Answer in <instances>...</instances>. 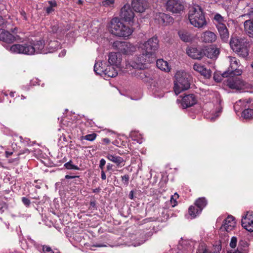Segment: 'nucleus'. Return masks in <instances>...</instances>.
I'll return each mask as SVG.
<instances>
[{"label":"nucleus","instance_id":"nucleus-13","mask_svg":"<svg viewBox=\"0 0 253 253\" xmlns=\"http://www.w3.org/2000/svg\"><path fill=\"white\" fill-rule=\"evenodd\" d=\"M121 17L125 21L129 23L132 22L134 13L129 5H125L121 10Z\"/></svg>","mask_w":253,"mask_h":253},{"label":"nucleus","instance_id":"nucleus-63","mask_svg":"<svg viewBox=\"0 0 253 253\" xmlns=\"http://www.w3.org/2000/svg\"><path fill=\"white\" fill-rule=\"evenodd\" d=\"M14 93H15V92H10V96L11 97H13L14 96Z\"/></svg>","mask_w":253,"mask_h":253},{"label":"nucleus","instance_id":"nucleus-15","mask_svg":"<svg viewBox=\"0 0 253 253\" xmlns=\"http://www.w3.org/2000/svg\"><path fill=\"white\" fill-rule=\"evenodd\" d=\"M242 225L246 230L253 231V213L248 212L242 219Z\"/></svg>","mask_w":253,"mask_h":253},{"label":"nucleus","instance_id":"nucleus-30","mask_svg":"<svg viewBox=\"0 0 253 253\" xmlns=\"http://www.w3.org/2000/svg\"><path fill=\"white\" fill-rule=\"evenodd\" d=\"M178 34L180 39L184 42H189L192 40L191 34L185 30H180Z\"/></svg>","mask_w":253,"mask_h":253},{"label":"nucleus","instance_id":"nucleus-43","mask_svg":"<svg viewBox=\"0 0 253 253\" xmlns=\"http://www.w3.org/2000/svg\"><path fill=\"white\" fill-rule=\"evenodd\" d=\"M196 253H209L206 247L202 244L197 249Z\"/></svg>","mask_w":253,"mask_h":253},{"label":"nucleus","instance_id":"nucleus-62","mask_svg":"<svg viewBox=\"0 0 253 253\" xmlns=\"http://www.w3.org/2000/svg\"><path fill=\"white\" fill-rule=\"evenodd\" d=\"M3 23V20L1 16H0V26Z\"/></svg>","mask_w":253,"mask_h":253},{"label":"nucleus","instance_id":"nucleus-47","mask_svg":"<svg viewBox=\"0 0 253 253\" xmlns=\"http://www.w3.org/2000/svg\"><path fill=\"white\" fill-rule=\"evenodd\" d=\"M22 202L23 204L26 207H29L31 204L30 200L26 197H23L22 198Z\"/></svg>","mask_w":253,"mask_h":253},{"label":"nucleus","instance_id":"nucleus-41","mask_svg":"<svg viewBox=\"0 0 253 253\" xmlns=\"http://www.w3.org/2000/svg\"><path fill=\"white\" fill-rule=\"evenodd\" d=\"M96 136H97V135L96 133H92L91 134H87L85 136H83L82 139H85V140H86L88 141H92L94 140H95V139L96 137Z\"/></svg>","mask_w":253,"mask_h":253},{"label":"nucleus","instance_id":"nucleus-4","mask_svg":"<svg viewBox=\"0 0 253 253\" xmlns=\"http://www.w3.org/2000/svg\"><path fill=\"white\" fill-rule=\"evenodd\" d=\"M174 91L176 95L190 87L188 75L182 71H177L175 75Z\"/></svg>","mask_w":253,"mask_h":253},{"label":"nucleus","instance_id":"nucleus-51","mask_svg":"<svg viewBox=\"0 0 253 253\" xmlns=\"http://www.w3.org/2000/svg\"><path fill=\"white\" fill-rule=\"evenodd\" d=\"M227 253H246V251L245 250L241 251L237 249V250L235 251H231L230 252H228Z\"/></svg>","mask_w":253,"mask_h":253},{"label":"nucleus","instance_id":"nucleus-59","mask_svg":"<svg viewBox=\"0 0 253 253\" xmlns=\"http://www.w3.org/2000/svg\"><path fill=\"white\" fill-rule=\"evenodd\" d=\"M129 198L132 200L133 199V191H131L129 193Z\"/></svg>","mask_w":253,"mask_h":253},{"label":"nucleus","instance_id":"nucleus-53","mask_svg":"<svg viewBox=\"0 0 253 253\" xmlns=\"http://www.w3.org/2000/svg\"><path fill=\"white\" fill-rule=\"evenodd\" d=\"M101 178L102 180H105L106 179V176L104 170L101 171Z\"/></svg>","mask_w":253,"mask_h":253},{"label":"nucleus","instance_id":"nucleus-61","mask_svg":"<svg viewBox=\"0 0 253 253\" xmlns=\"http://www.w3.org/2000/svg\"><path fill=\"white\" fill-rule=\"evenodd\" d=\"M12 153H13L12 152H9L8 151H6L5 152L6 157H8L9 156L11 155L12 154Z\"/></svg>","mask_w":253,"mask_h":253},{"label":"nucleus","instance_id":"nucleus-54","mask_svg":"<svg viewBox=\"0 0 253 253\" xmlns=\"http://www.w3.org/2000/svg\"><path fill=\"white\" fill-rule=\"evenodd\" d=\"M53 11H54V9H53L52 7H51L50 6L49 7H47L46 9V12L47 14L50 13Z\"/></svg>","mask_w":253,"mask_h":253},{"label":"nucleus","instance_id":"nucleus-45","mask_svg":"<svg viewBox=\"0 0 253 253\" xmlns=\"http://www.w3.org/2000/svg\"><path fill=\"white\" fill-rule=\"evenodd\" d=\"M129 179V176L128 174L121 176V180L125 185H127L128 184Z\"/></svg>","mask_w":253,"mask_h":253},{"label":"nucleus","instance_id":"nucleus-56","mask_svg":"<svg viewBox=\"0 0 253 253\" xmlns=\"http://www.w3.org/2000/svg\"><path fill=\"white\" fill-rule=\"evenodd\" d=\"M113 165L110 163H108L106 166L107 170L109 171L112 169Z\"/></svg>","mask_w":253,"mask_h":253},{"label":"nucleus","instance_id":"nucleus-10","mask_svg":"<svg viewBox=\"0 0 253 253\" xmlns=\"http://www.w3.org/2000/svg\"><path fill=\"white\" fill-rule=\"evenodd\" d=\"M114 48L124 54H131L136 51V47L128 42L115 41L113 44Z\"/></svg>","mask_w":253,"mask_h":253},{"label":"nucleus","instance_id":"nucleus-16","mask_svg":"<svg viewBox=\"0 0 253 253\" xmlns=\"http://www.w3.org/2000/svg\"><path fill=\"white\" fill-rule=\"evenodd\" d=\"M131 5L133 9L136 12L143 13L148 7L146 0H132Z\"/></svg>","mask_w":253,"mask_h":253},{"label":"nucleus","instance_id":"nucleus-11","mask_svg":"<svg viewBox=\"0 0 253 253\" xmlns=\"http://www.w3.org/2000/svg\"><path fill=\"white\" fill-rule=\"evenodd\" d=\"M166 6L168 10L174 13H180L184 9V5L180 0H167Z\"/></svg>","mask_w":253,"mask_h":253},{"label":"nucleus","instance_id":"nucleus-5","mask_svg":"<svg viewBox=\"0 0 253 253\" xmlns=\"http://www.w3.org/2000/svg\"><path fill=\"white\" fill-rule=\"evenodd\" d=\"M156 59L148 53L142 50V53L135 57L130 62V65L133 68L142 69L147 63L155 61Z\"/></svg>","mask_w":253,"mask_h":253},{"label":"nucleus","instance_id":"nucleus-58","mask_svg":"<svg viewBox=\"0 0 253 253\" xmlns=\"http://www.w3.org/2000/svg\"><path fill=\"white\" fill-rule=\"evenodd\" d=\"M76 177H79V176H71L69 175H66L65 176V178H66V179H72V178H74Z\"/></svg>","mask_w":253,"mask_h":253},{"label":"nucleus","instance_id":"nucleus-20","mask_svg":"<svg viewBox=\"0 0 253 253\" xmlns=\"http://www.w3.org/2000/svg\"><path fill=\"white\" fill-rule=\"evenodd\" d=\"M106 157L108 160L115 164L117 167H121L125 165V161L119 156L109 153L107 154Z\"/></svg>","mask_w":253,"mask_h":253},{"label":"nucleus","instance_id":"nucleus-22","mask_svg":"<svg viewBox=\"0 0 253 253\" xmlns=\"http://www.w3.org/2000/svg\"><path fill=\"white\" fill-rule=\"evenodd\" d=\"M243 18L245 20L244 23L245 31L250 37L253 38V18Z\"/></svg>","mask_w":253,"mask_h":253},{"label":"nucleus","instance_id":"nucleus-1","mask_svg":"<svg viewBox=\"0 0 253 253\" xmlns=\"http://www.w3.org/2000/svg\"><path fill=\"white\" fill-rule=\"evenodd\" d=\"M108 27L112 34L118 37H128L133 32L132 30L126 26L118 17L112 18L109 23Z\"/></svg>","mask_w":253,"mask_h":253},{"label":"nucleus","instance_id":"nucleus-60","mask_svg":"<svg viewBox=\"0 0 253 253\" xmlns=\"http://www.w3.org/2000/svg\"><path fill=\"white\" fill-rule=\"evenodd\" d=\"M66 51L63 50L59 54V56H64L65 55Z\"/></svg>","mask_w":253,"mask_h":253},{"label":"nucleus","instance_id":"nucleus-21","mask_svg":"<svg viewBox=\"0 0 253 253\" xmlns=\"http://www.w3.org/2000/svg\"><path fill=\"white\" fill-rule=\"evenodd\" d=\"M193 69L200 73L206 78L209 79L211 77V71L210 69H206L204 66L198 63H195L193 65Z\"/></svg>","mask_w":253,"mask_h":253},{"label":"nucleus","instance_id":"nucleus-34","mask_svg":"<svg viewBox=\"0 0 253 253\" xmlns=\"http://www.w3.org/2000/svg\"><path fill=\"white\" fill-rule=\"evenodd\" d=\"M208 204L207 200L204 197L198 198L195 202V205L199 209V211H202Z\"/></svg>","mask_w":253,"mask_h":253},{"label":"nucleus","instance_id":"nucleus-44","mask_svg":"<svg viewBox=\"0 0 253 253\" xmlns=\"http://www.w3.org/2000/svg\"><path fill=\"white\" fill-rule=\"evenodd\" d=\"M43 253H60L58 251L54 252L52 250L50 247L47 246H43L42 247Z\"/></svg>","mask_w":253,"mask_h":253},{"label":"nucleus","instance_id":"nucleus-39","mask_svg":"<svg viewBox=\"0 0 253 253\" xmlns=\"http://www.w3.org/2000/svg\"><path fill=\"white\" fill-rule=\"evenodd\" d=\"M64 166L68 169H75V170H79L80 168L78 166H76L73 164V162L72 161H70L68 162L65 163Z\"/></svg>","mask_w":253,"mask_h":253},{"label":"nucleus","instance_id":"nucleus-2","mask_svg":"<svg viewBox=\"0 0 253 253\" xmlns=\"http://www.w3.org/2000/svg\"><path fill=\"white\" fill-rule=\"evenodd\" d=\"M188 19L194 27L201 28L207 25L203 11L198 5H191L189 7Z\"/></svg>","mask_w":253,"mask_h":253},{"label":"nucleus","instance_id":"nucleus-36","mask_svg":"<svg viewBox=\"0 0 253 253\" xmlns=\"http://www.w3.org/2000/svg\"><path fill=\"white\" fill-rule=\"evenodd\" d=\"M201 212V211H199V209L195 205L191 206L188 209L189 214L192 218H195Z\"/></svg>","mask_w":253,"mask_h":253},{"label":"nucleus","instance_id":"nucleus-8","mask_svg":"<svg viewBox=\"0 0 253 253\" xmlns=\"http://www.w3.org/2000/svg\"><path fill=\"white\" fill-rule=\"evenodd\" d=\"M228 58L229 59L230 66L228 70L222 74V76L226 78L228 76L234 77L241 75L242 73V70L239 69L240 66L239 60L236 57L232 56H229Z\"/></svg>","mask_w":253,"mask_h":253},{"label":"nucleus","instance_id":"nucleus-26","mask_svg":"<svg viewBox=\"0 0 253 253\" xmlns=\"http://www.w3.org/2000/svg\"><path fill=\"white\" fill-rule=\"evenodd\" d=\"M216 35L212 32L207 31L203 33L201 39L205 42H213L216 40Z\"/></svg>","mask_w":253,"mask_h":253},{"label":"nucleus","instance_id":"nucleus-35","mask_svg":"<svg viewBox=\"0 0 253 253\" xmlns=\"http://www.w3.org/2000/svg\"><path fill=\"white\" fill-rule=\"evenodd\" d=\"M60 46V43L56 41H50L47 45L48 52H53Z\"/></svg>","mask_w":253,"mask_h":253},{"label":"nucleus","instance_id":"nucleus-9","mask_svg":"<svg viewBox=\"0 0 253 253\" xmlns=\"http://www.w3.org/2000/svg\"><path fill=\"white\" fill-rule=\"evenodd\" d=\"M102 63H96L94 66V71L96 74L103 75L107 76L108 77L113 78L118 75L117 68L109 65L104 69L102 66Z\"/></svg>","mask_w":253,"mask_h":253},{"label":"nucleus","instance_id":"nucleus-17","mask_svg":"<svg viewBox=\"0 0 253 253\" xmlns=\"http://www.w3.org/2000/svg\"><path fill=\"white\" fill-rule=\"evenodd\" d=\"M108 63L110 65L120 68L122 55L120 53L111 52L108 55Z\"/></svg>","mask_w":253,"mask_h":253},{"label":"nucleus","instance_id":"nucleus-6","mask_svg":"<svg viewBox=\"0 0 253 253\" xmlns=\"http://www.w3.org/2000/svg\"><path fill=\"white\" fill-rule=\"evenodd\" d=\"M6 48L11 53L25 55H33L34 51L30 42L14 44L11 46H6Z\"/></svg>","mask_w":253,"mask_h":253},{"label":"nucleus","instance_id":"nucleus-33","mask_svg":"<svg viewBox=\"0 0 253 253\" xmlns=\"http://www.w3.org/2000/svg\"><path fill=\"white\" fill-rule=\"evenodd\" d=\"M214 23L215 25L216 28H218L225 25V23L226 21L224 18L219 14L216 13L214 15Z\"/></svg>","mask_w":253,"mask_h":253},{"label":"nucleus","instance_id":"nucleus-7","mask_svg":"<svg viewBox=\"0 0 253 253\" xmlns=\"http://www.w3.org/2000/svg\"><path fill=\"white\" fill-rule=\"evenodd\" d=\"M159 41L157 38H152L147 41L139 44V48L142 50L148 53L156 59V51L159 47Z\"/></svg>","mask_w":253,"mask_h":253},{"label":"nucleus","instance_id":"nucleus-57","mask_svg":"<svg viewBox=\"0 0 253 253\" xmlns=\"http://www.w3.org/2000/svg\"><path fill=\"white\" fill-rule=\"evenodd\" d=\"M102 141L105 143V144H108L110 142V141L109 140V138H103L102 139Z\"/></svg>","mask_w":253,"mask_h":253},{"label":"nucleus","instance_id":"nucleus-19","mask_svg":"<svg viewBox=\"0 0 253 253\" xmlns=\"http://www.w3.org/2000/svg\"><path fill=\"white\" fill-rule=\"evenodd\" d=\"M228 79L227 86L231 89L239 90L244 86L243 82L239 77H233Z\"/></svg>","mask_w":253,"mask_h":253},{"label":"nucleus","instance_id":"nucleus-18","mask_svg":"<svg viewBox=\"0 0 253 253\" xmlns=\"http://www.w3.org/2000/svg\"><path fill=\"white\" fill-rule=\"evenodd\" d=\"M236 226V221L234 217L232 215H228L224 219L223 224L221 227V229L224 230L227 232H230L233 230Z\"/></svg>","mask_w":253,"mask_h":253},{"label":"nucleus","instance_id":"nucleus-37","mask_svg":"<svg viewBox=\"0 0 253 253\" xmlns=\"http://www.w3.org/2000/svg\"><path fill=\"white\" fill-rule=\"evenodd\" d=\"M242 117L246 120L253 119V110L251 109H245L242 112Z\"/></svg>","mask_w":253,"mask_h":253},{"label":"nucleus","instance_id":"nucleus-24","mask_svg":"<svg viewBox=\"0 0 253 253\" xmlns=\"http://www.w3.org/2000/svg\"><path fill=\"white\" fill-rule=\"evenodd\" d=\"M196 99L193 94H190L184 96L182 99L181 104L184 108L189 107L194 105Z\"/></svg>","mask_w":253,"mask_h":253},{"label":"nucleus","instance_id":"nucleus-25","mask_svg":"<svg viewBox=\"0 0 253 253\" xmlns=\"http://www.w3.org/2000/svg\"><path fill=\"white\" fill-rule=\"evenodd\" d=\"M222 42H227L229 38V32L226 25L216 28Z\"/></svg>","mask_w":253,"mask_h":253},{"label":"nucleus","instance_id":"nucleus-38","mask_svg":"<svg viewBox=\"0 0 253 253\" xmlns=\"http://www.w3.org/2000/svg\"><path fill=\"white\" fill-rule=\"evenodd\" d=\"M249 244L246 240L241 239L240 240L237 249L241 251L245 250L246 253H248V247Z\"/></svg>","mask_w":253,"mask_h":253},{"label":"nucleus","instance_id":"nucleus-49","mask_svg":"<svg viewBox=\"0 0 253 253\" xmlns=\"http://www.w3.org/2000/svg\"><path fill=\"white\" fill-rule=\"evenodd\" d=\"M217 110L215 112V117H218L222 112V107L220 103L217 105Z\"/></svg>","mask_w":253,"mask_h":253},{"label":"nucleus","instance_id":"nucleus-28","mask_svg":"<svg viewBox=\"0 0 253 253\" xmlns=\"http://www.w3.org/2000/svg\"><path fill=\"white\" fill-rule=\"evenodd\" d=\"M204 51V56H206L207 57L211 59L216 58L219 54V49L214 46L209 47Z\"/></svg>","mask_w":253,"mask_h":253},{"label":"nucleus","instance_id":"nucleus-40","mask_svg":"<svg viewBox=\"0 0 253 253\" xmlns=\"http://www.w3.org/2000/svg\"><path fill=\"white\" fill-rule=\"evenodd\" d=\"M115 0H105L102 1L101 5L105 7L112 8L114 7Z\"/></svg>","mask_w":253,"mask_h":253},{"label":"nucleus","instance_id":"nucleus-50","mask_svg":"<svg viewBox=\"0 0 253 253\" xmlns=\"http://www.w3.org/2000/svg\"><path fill=\"white\" fill-rule=\"evenodd\" d=\"M106 164V161L104 159H101L99 162V167L101 170H103L104 167Z\"/></svg>","mask_w":253,"mask_h":253},{"label":"nucleus","instance_id":"nucleus-64","mask_svg":"<svg viewBox=\"0 0 253 253\" xmlns=\"http://www.w3.org/2000/svg\"><path fill=\"white\" fill-rule=\"evenodd\" d=\"M99 191V189H95L93 190V193L98 192Z\"/></svg>","mask_w":253,"mask_h":253},{"label":"nucleus","instance_id":"nucleus-48","mask_svg":"<svg viewBox=\"0 0 253 253\" xmlns=\"http://www.w3.org/2000/svg\"><path fill=\"white\" fill-rule=\"evenodd\" d=\"M6 209V206L4 202L0 200V212H3Z\"/></svg>","mask_w":253,"mask_h":253},{"label":"nucleus","instance_id":"nucleus-52","mask_svg":"<svg viewBox=\"0 0 253 253\" xmlns=\"http://www.w3.org/2000/svg\"><path fill=\"white\" fill-rule=\"evenodd\" d=\"M48 3L49 4L50 6H51L52 8L53 7L56 6V5H57L56 2L55 0L48 1Z\"/></svg>","mask_w":253,"mask_h":253},{"label":"nucleus","instance_id":"nucleus-29","mask_svg":"<svg viewBox=\"0 0 253 253\" xmlns=\"http://www.w3.org/2000/svg\"><path fill=\"white\" fill-rule=\"evenodd\" d=\"M251 101L250 100H247V99H240L234 105L235 111L236 112V113H237V112H239L241 110H242L243 108L246 107L247 105Z\"/></svg>","mask_w":253,"mask_h":253},{"label":"nucleus","instance_id":"nucleus-46","mask_svg":"<svg viewBox=\"0 0 253 253\" xmlns=\"http://www.w3.org/2000/svg\"><path fill=\"white\" fill-rule=\"evenodd\" d=\"M237 239L236 237H232L231 239L230 246L232 248H235L237 246Z\"/></svg>","mask_w":253,"mask_h":253},{"label":"nucleus","instance_id":"nucleus-55","mask_svg":"<svg viewBox=\"0 0 253 253\" xmlns=\"http://www.w3.org/2000/svg\"><path fill=\"white\" fill-rule=\"evenodd\" d=\"M170 202L171 204H173L172 207H174L176 205V202L175 199H174L173 196H172L170 199Z\"/></svg>","mask_w":253,"mask_h":253},{"label":"nucleus","instance_id":"nucleus-3","mask_svg":"<svg viewBox=\"0 0 253 253\" xmlns=\"http://www.w3.org/2000/svg\"><path fill=\"white\" fill-rule=\"evenodd\" d=\"M229 44L233 51L240 56L245 58L248 56V42L245 39L232 35L230 38Z\"/></svg>","mask_w":253,"mask_h":253},{"label":"nucleus","instance_id":"nucleus-42","mask_svg":"<svg viewBox=\"0 0 253 253\" xmlns=\"http://www.w3.org/2000/svg\"><path fill=\"white\" fill-rule=\"evenodd\" d=\"M241 18H253V8L248 9L247 12L240 16Z\"/></svg>","mask_w":253,"mask_h":253},{"label":"nucleus","instance_id":"nucleus-14","mask_svg":"<svg viewBox=\"0 0 253 253\" xmlns=\"http://www.w3.org/2000/svg\"><path fill=\"white\" fill-rule=\"evenodd\" d=\"M187 55L195 59H201L205 55V51L201 48L189 47L186 49Z\"/></svg>","mask_w":253,"mask_h":253},{"label":"nucleus","instance_id":"nucleus-32","mask_svg":"<svg viewBox=\"0 0 253 253\" xmlns=\"http://www.w3.org/2000/svg\"><path fill=\"white\" fill-rule=\"evenodd\" d=\"M136 76L138 78L145 82H148L150 80H152V78L150 76V74L144 70L137 71L136 73Z\"/></svg>","mask_w":253,"mask_h":253},{"label":"nucleus","instance_id":"nucleus-31","mask_svg":"<svg viewBox=\"0 0 253 253\" xmlns=\"http://www.w3.org/2000/svg\"><path fill=\"white\" fill-rule=\"evenodd\" d=\"M157 66L160 70L165 72H169L170 70L168 62L164 60L163 59H159L156 62Z\"/></svg>","mask_w":253,"mask_h":253},{"label":"nucleus","instance_id":"nucleus-12","mask_svg":"<svg viewBox=\"0 0 253 253\" xmlns=\"http://www.w3.org/2000/svg\"><path fill=\"white\" fill-rule=\"evenodd\" d=\"M155 22L160 25L165 26L172 23L173 18L168 14L162 12L156 13L154 15Z\"/></svg>","mask_w":253,"mask_h":253},{"label":"nucleus","instance_id":"nucleus-23","mask_svg":"<svg viewBox=\"0 0 253 253\" xmlns=\"http://www.w3.org/2000/svg\"><path fill=\"white\" fill-rule=\"evenodd\" d=\"M30 44H32L34 49L33 54L35 53H46L47 52L44 49V41L40 40L36 41L34 43L30 42Z\"/></svg>","mask_w":253,"mask_h":253},{"label":"nucleus","instance_id":"nucleus-27","mask_svg":"<svg viewBox=\"0 0 253 253\" xmlns=\"http://www.w3.org/2000/svg\"><path fill=\"white\" fill-rule=\"evenodd\" d=\"M0 40L6 43H12L16 40V38L8 31H2L0 34Z\"/></svg>","mask_w":253,"mask_h":253}]
</instances>
